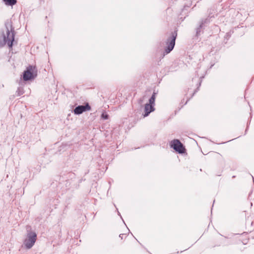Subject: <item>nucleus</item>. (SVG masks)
Returning <instances> with one entry per match:
<instances>
[{
  "mask_svg": "<svg viewBox=\"0 0 254 254\" xmlns=\"http://www.w3.org/2000/svg\"><path fill=\"white\" fill-rule=\"evenodd\" d=\"M5 27L6 29V34L3 36V40L9 48H12L14 40V31L10 23L5 24Z\"/></svg>",
  "mask_w": 254,
  "mask_h": 254,
  "instance_id": "obj_1",
  "label": "nucleus"
},
{
  "mask_svg": "<svg viewBox=\"0 0 254 254\" xmlns=\"http://www.w3.org/2000/svg\"><path fill=\"white\" fill-rule=\"evenodd\" d=\"M177 36V31H175L171 32L169 36L167 37L166 40V44L167 46L165 48L164 52L163 53V57L169 54L173 50L175 45V41Z\"/></svg>",
  "mask_w": 254,
  "mask_h": 254,
  "instance_id": "obj_2",
  "label": "nucleus"
},
{
  "mask_svg": "<svg viewBox=\"0 0 254 254\" xmlns=\"http://www.w3.org/2000/svg\"><path fill=\"white\" fill-rule=\"evenodd\" d=\"M36 240V233L34 231H27L26 237L23 241L24 247L27 249H31L35 244Z\"/></svg>",
  "mask_w": 254,
  "mask_h": 254,
  "instance_id": "obj_3",
  "label": "nucleus"
},
{
  "mask_svg": "<svg viewBox=\"0 0 254 254\" xmlns=\"http://www.w3.org/2000/svg\"><path fill=\"white\" fill-rule=\"evenodd\" d=\"M37 75V70L35 66L29 65L26 68L23 74L24 81H28L34 79Z\"/></svg>",
  "mask_w": 254,
  "mask_h": 254,
  "instance_id": "obj_4",
  "label": "nucleus"
},
{
  "mask_svg": "<svg viewBox=\"0 0 254 254\" xmlns=\"http://www.w3.org/2000/svg\"><path fill=\"white\" fill-rule=\"evenodd\" d=\"M170 146L176 152L182 154L185 152V148L181 142L177 139L172 140L170 142Z\"/></svg>",
  "mask_w": 254,
  "mask_h": 254,
  "instance_id": "obj_5",
  "label": "nucleus"
},
{
  "mask_svg": "<svg viewBox=\"0 0 254 254\" xmlns=\"http://www.w3.org/2000/svg\"><path fill=\"white\" fill-rule=\"evenodd\" d=\"M91 107L89 103H86L84 105H79L76 107L73 110V113L75 115H80L83 112L89 111Z\"/></svg>",
  "mask_w": 254,
  "mask_h": 254,
  "instance_id": "obj_6",
  "label": "nucleus"
},
{
  "mask_svg": "<svg viewBox=\"0 0 254 254\" xmlns=\"http://www.w3.org/2000/svg\"><path fill=\"white\" fill-rule=\"evenodd\" d=\"M155 110L154 107L151 106L149 104H146L144 106V114H143L144 117H147L151 112Z\"/></svg>",
  "mask_w": 254,
  "mask_h": 254,
  "instance_id": "obj_7",
  "label": "nucleus"
},
{
  "mask_svg": "<svg viewBox=\"0 0 254 254\" xmlns=\"http://www.w3.org/2000/svg\"><path fill=\"white\" fill-rule=\"evenodd\" d=\"M206 23H207V19H205L204 20H202L201 23L200 24L199 27L196 28V35L197 36H198L200 35L201 33V30L203 28V25Z\"/></svg>",
  "mask_w": 254,
  "mask_h": 254,
  "instance_id": "obj_8",
  "label": "nucleus"
},
{
  "mask_svg": "<svg viewBox=\"0 0 254 254\" xmlns=\"http://www.w3.org/2000/svg\"><path fill=\"white\" fill-rule=\"evenodd\" d=\"M155 98H156V93H155L154 92L153 94L152 95L151 97L149 99V103H146V104H149L151 106H153V107H154Z\"/></svg>",
  "mask_w": 254,
  "mask_h": 254,
  "instance_id": "obj_9",
  "label": "nucleus"
},
{
  "mask_svg": "<svg viewBox=\"0 0 254 254\" xmlns=\"http://www.w3.org/2000/svg\"><path fill=\"white\" fill-rule=\"evenodd\" d=\"M6 5L13 6L17 2V0H2Z\"/></svg>",
  "mask_w": 254,
  "mask_h": 254,
  "instance_id": "obj_10",
  "label": "nucleus"
},
{
  "mask_svg": "<svg viewBox=\"0 0 254 254\" xmlns=\"http://www.w3.org/2000/svg\"><path fill=\"white\" fill-rule=\"evenodd\" d=\"M101 118L103 120H108L109 119V115L105 112H104L101 115Z\"/></svg>",
  "mask_w": 254,
  "mask_h": 254,
  "instance_id": "obj_11",
  "label": "nucleus"
},
{
  "mask_svg": "<svg viewBox=\"0 0 254 254\" xmlns=\"http://www.w3.org/2000/svg\"><path fill=\"white\" fill-rule=\"evenodd\" d=\"M144 98H145V96H144V97H143L142 98H141L139 99V103L140 104H142V103H143V100H144Z\"/></svg>",
  "mask_w": 254,
  "mask_h": 254,
  "instance_id": "obj_12",
  "label": "nucleus"
},
{
  "mask_svg": "<svg viewBox=\"0 0 254 254\" xmlns=\"http://www.w3.org/2000/svg\"><path fill=\"white\" fill-rule=\"evenodd\" d=\"M230 36V34H229V33H227V34H226V35L225 36V38L228 39L229 38Z\"/></svg>",
  "mask_w": 254,
  "mask_h": 254,
  "instance_id": "obj_13",
  "label": "nucleus"
},
{
  "mask_svg": "<svg viewBox=\"0 0 254 254\" xmlns=\"http://www.w3.org/2000/svg\"><path fill=\"white\" fill-rule=\"evenodd\" d=\"M3 46V44L1 40H0V48L2 47Z\"/></svg>",
  "mask_w": 254,
  "mask_h": 254,
  "instance_id": "obj_14",
  "label": "nucleus"
},
{
  "mask_svg": "<svg viewBox=\"0 0 254 254\" xmlns=\"http://www.w3.org/2000/svg\"><path fill=\"white\" fill-rule=\"evenodd\" d=\"M123 235H124V234H120V235L119 237H120V238H121V239H123Z\"/></svg>",
  "mask_w": 254,
  "mask_h": 254,
  "instance_id": "obj_15",
  "label": "nucleus"
},
{
  "mask_svg": "<svg viewBox=\"0 0 254 254\" xmlns=\"http://www.w3.org/2000/svg\"><path fill=\"white\" fill-rule=\"evenodd\" d=\"M201 84V81L199 83V86H200Z\"/></svg>",
  "mask_w": 254,
  "mask_h": 254,
  "instance_id": "obj_16",
  "label": "nucleus"
},
{
  "mask_svg": "<svg viewBox=\"0 0 254 254\" xmlns=\"http://www.w3.org/2000/svg\"><path fill=\"white\" fill-rule=\"evenodd\" d=\"M232 178H235V176H233L232 177Z\"/></svg>",
  "mask_w": 254,
  "mask_h": 254,
  "instance_id": "obj_17",
  "label": "nucleus"
},
{
  "mask_svg": "<svg viewBox=\"0 0 254 254\" xmlns=\"http://www.w3.org/2000/svg\"><path fill=\"white\" fill-rule=\"evenodd\" d=\"M118 214H119V215H120V212H119V211H118Z\"/></svg>",
  "mask_w": 254,
  "mask_h": 254,
  "instance_id": "obj_18",
  "label": "nucleus"
},
{
  "mask_svg": "<svg viewBox=\"0 0 254 254\" xmlns=\"http://www.w3.org/2000/svg\"><path fill=\"white\" fill-rule=\"evenodd\" d=\"M252 177H253L252 176ZM253 181L254 182V178H253Z\"/></svg>",
  "mask_w": 254,
  "mask_h": 254,
  "instance_id": "obj_19",
  "label": "nucleus"
}]
</instances>
